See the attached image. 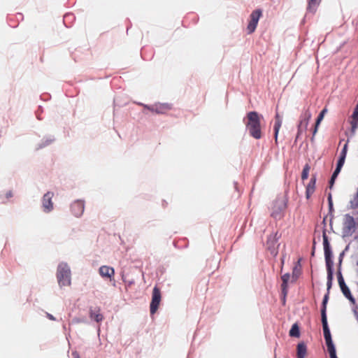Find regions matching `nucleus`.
<instances>
[{
	"label": "nucleus",
	"mask_w": 358,
	"mask_h": 358,
	"mask_svg": "<svg viewBox=\"0 0 358 358\" xmlns=\"http://www.w3.org/2000/svg\"><path fill=\"white\" fill-rule=\"evenodd\" d=\"M323 238V246H324V258L326 262V267L327 271V292H329L330 289L332 286V282L334 279V262L332 260L333 254L331 248V245L328 239V236L326 234V230L323 231L322 234Z\"/></svg>",
	"instance_id": "1"
},
{
	"label": "nucleus",
	"mask_w": 358,
	"mask_h": 358,
	"mask_svg": "<svg viewBox=\"0 0 358 358\" xmlns=\"http://www.w3.org/2000/svg\"><path fill=\"white\" fill-rule=\"evenodd\" d=\"M247 119L245 125L250 134L255 139H259L262 137V131L258 113L255 111L249 112Z\"/></svg>",
	"instance_id": "2"
},
{
	"label": "nucleus",
	"mask_w": 358,
	"mask_h": 358,
	"mask_svg": "<svg viewBox=\"0 0 358 358\" xmlns=\"http://www.w3.org/2000/svg\"><path fill=\"white\" fill-rule=\"evenodd\" d=\"M57 278L61 287L71 285V269L66 263L62 262L58 265Z\"/></svg>",
	"instance_id": "3"
},
{
	"label": "nucleus",
	"mask_w": 358,
	"mask_h": 358,
	"mask_svg": "<svg viewBox=\"0 0 358 358\" xmlns=\"http://www.w3.org/2000/svg\"><path fill=\"white\" fill-rule=\"evenodd\" d=\"M357 223L355 217L347 213L343 215L342 222V236L343 238L350 237L356 231Z\"/></svg>",
	"instance_id": "4"
},
{
	"label": "nucleus",
	"mask_w": 358,
	"mask_h": 358,
	"mask_svg": "<svg viewBox=\"0 0 358 358\" xmlns=\"http://www.w3.org/2000/svg\"><path fill=\"white\" fill-rule=\"evenodd\" d=\"M287 199L285 196H278L273 203L271 216L275 219H280L287 207Z\"/></svg>",
	"instance_id": "5"
},
{
	"label": "nucleus",
	"mask_w": 358,
	"mask_h": 358,
	"mask_svg": "<svg viewBox=\"0 0 358 358\" xmlns=\"http://www.w3.org/2000/svg\"><path fill=\"white\" fill-rule=\"evenodd\" d=\"M338 282L343 295L354 305H355V299L352 295L349 287L346 285L343 277L341 271L338 269L337 272Z\"/></svg>",
	"instance_id": "6"
},
{
	"label": "nucleus",
	"mask_w": 358,
	"mask_h": 358,
	"mask_svg": "<svg viewBox=\"0 0 358 358\" xmlns=\"http://www.w3.org/2000/svg\"><path fill=\"white\" fill-rule=\"evenodd\" d=\"M53 196V192H48L42 198V208L43 211L45 213H49L54 209V204L52 201Z\"/></svg>",
	"instance_id": "7"
},
{
	"label": "nucleus",
	"mask_w": 358,
	"mask_h": 358,
	"mask_svg": "<svg viewBox=\"0 0 358 358\" xmlns=\"http://www.w3.org/2000/svg\"><path fill=\"white\" fill-rule=\"evenodd\" d=\"M161 301V292L157 287H155L152 290V301L150 306V310L151 314H154L158 309L159 305Z\"/></svg>",
	"instance_id": "8"
},
{
	"label": "nucleus",
	"mask_w": 358,
	"mask_h": 358,
	"mask_svg": "<svg viewBox=\"0 0 358 358\" xmlns=\"http://www.w3.org/2000/svg\"><path fill=\"white\" fill-rule=\"evenodd\" d=\"M323 333L330 358H338L336 356V348L332 341L330 329H324L323 330Z\"/></svg>",
	"instance_id": "9"
},
{
	"label": "nucleus",
	"mask_w": 358,
	"mask_h": 358,
	"mask_svg": "<svg viewBox=\"0 0 358 358\" xmlns=\"http://www.w3.org/2000/svg\"><path fill=\"white\" fill-rule=\"evenodd\" d=\"M262 10L259 9L254 10L251 13L250 20L247 27L249 34H252V32L255 31L257 26L259 20L262 15Z\"/></svg>",
	"instance_id": "10"
},
{
	"label": "nucleus",
	"mask_w": 358,
	"mask_h": 358,
	"mask_svg": "<svg viewBox=\"0 0 358 358\" xmlns=\"http://www.w3.org/2000/svg\"><path fill=\"white\" fill-rule=\"evenodd\" d=\"M71 211L72 214L76 217H80L82 216V215L84 213L85 210V203L84 201L81 199H77L75 200L73 202L71 203Z\"/></svg>",
	"instance_id": "11"
},
{
	"label": "nucleus",
	"mask_w": 358,
	"mask_h": 358,
	"mask_svg": "<svg viewBox=\"0 0 358 358\" xmlns=\"http://www.w3.org/2000/svg\"><path fill=\"white\" fill-rule=\"evenodd\" d=\"M329 292H327L323 298L322 303V308H321V320L322 324L323 330L329 329L328 322H327V304L329 300Z\"/></svg>",
	"instance_id": "12"
},
{
	"label": "nucleus",
	"mask_w": 358,
	"mask_h": 358,
	"mask_svg": "<svg viewBox=\"0 0 358 358\" xmlns=\"http://www.w3.org/2000/svg\"><path fill=\"white\" fill-rule=\"evenodd\" d=\"M171 109V104L168 103H157L153 105L151 108L152 112H155L157 114H164L168 110Z\"/></svg>",
	"instance_id": "13"
},
{
	"label": "nucleus",
	"mask_w": 358,
	"mask_h": 358,
	"mask_svg": "<svg viewBox=\"0 0 358 358\" xmlns=\"http://www.w3.org/2000/svg\"><path fill=\"white\" fill-rule=\"evenodd\" d=\"M311 115L308 112H306L303 115L301 120L299 122L298 125V134L296 138L299 136L301 133L307 129L309 119L310 118Z\"/></svg>",
	"instance_id": "14"
},
{
	"label": "nucleus",
	"mask_w": 358,
	"mask_h": 358,
	"mask_svg": "<svg viewBox=\"0 0 358 358\" xmlns=\"http://www.w3.org/2000/svg\"><path fill=\"white\" fill-rule=\"evenodd\" d=\"M99 272L101 277L108 278H111L115 274L114 268L108 266H101Z\"/></svg>",
	"instance_id": "15"
},
{
	"label": "nucleus",
	"mask_w": 358,
	"mask_h": 358,
	"mask_svg": "<svg viewBox=\"0 0 358 358\" xmlns=\"http://www.w3.org/2000/svg\"><path fill=\"white\" fill-rule=\"evenodd\" d=\"M90 317L92 320H94L96 322H101L103 320V315L100 313V309L99 308L96 309L90 308L89 311Z\"/></svg>",
	"instance_id": "16"
},
{
	"label": "nucleus",
	"mask_w": 358,
	"mask_h": 358,
	"mask_svg": "<svg viewBox=\"0 0 358 358\" xmlns=\"http://www.w3.org/2000/svg\"><path fill=\"white\" fill-rule=\"evenodd\" d=\"M297 358H305L307 352V348L304 342H300L297 345Z\"/></svg>",
	"instance_id": "17"
},
{
	"label": "nucleus",
	"mask_w": 358,
	"mask_h": 358,
	"mask_svg": "<svg viewBox=\"0 0 358 358\" xmlns=\"http://www.w3.org/2000/svg\"><path fill=\"white\" fill-rule=\"evenodd\" d=\"M281 125H282V118L280 117L279 114L277 113L275 115V124H274V127H273L274 137H275V142H277V141H278V132H279Z\"/></svg>",
	"instance_id": "18"
},
{
	"label": "nucleus",
	"mask_w": 358,
	"mask_h": 358,
	"mask_svg": "<svg viewBox=\"0 0 358 358\" xmlns=\"http://www.w3.org/2000/svg\"><path fill=\"white\" fill-rule=\"evenodd\" d=\"M54 141H55V138L53 136H45L42 139L41 142L38 144L36 149L37 150L42 149L45 147L50 145Z\"/></svg>",
	"instance_id": "19"
},
{
	"label": "nucleus",
	"mask_w": 358,
	"mask_h": 358,
	"mask_svg": "<svg viewBox=\"0 0 358 358\" xmlns=\"http://www.w3.org/2000/svg\"><path fill=\"white\" fill-rule=\"evenodd\" d=\"M315 182H316L315 178L313 177V178H311L309 183L308 184V185L306 187V194L307 199H308L310 196V195L314 192L315 187Z\"/></svg>",
	"instance_id": "20"
},
{
	"label": "nucleus",
	"mask_w": 358,
	"mask_h": 358,
	"mask_svg": "<svg viewBox=\"0 0 358 358\" xmlns=\"http://www.w3.org/2000/svg\"><path fill=\"white\" fill-rule=\"evenodd\" d=\"M290 275L289 273L284 274L281 278L282 283L281 285L282 292L284 294V299L285 298V295L287 294V282L289 280Z\"/></svg>",
	"instance_id": "21"
},
{
	"label": "nucleus",
	"mask_w": 358,
	"mask_h": 358,
	"mask_svg": "<svg viewBox=\"0 0 358 358\" xmlns=\"http://www.w3.org/2000/svg\"><path fill=\"white\" fill-rule=\"evenodd\" d=\"M289 334L291 337L299 338L300 336L299 327L296 323L292 326Z\"/></svg>",
	"instance_id": "22"
},
{
	"label": "nucleus",
	"mask_w": 358,
	"mask_h": 358,
	"mask_svg": "<svg viewBox=\"0 0 358 358\" xmlns=\"http://www.w3.org/2000/svg\"><path fill=\"white\" fill-rule=\"evenodd\" d=\"M321 0H310L308 2V9L310 11L314 12L315 10V7L319 5Z\"/></svg>",
	"instance_id": "23"
},
{
	"label": "nucleus",
	"mask_w": 358,
	"mask_h": 358,
	"mask_svg": "<svg viewBox=\"0 0 358 358\" xmlns=\"http://www.w3.org/2000/svg\"><path fill=\"white\" fill-rule=\"evenodd\" d=\"M340 172H341V170H338L337 169H335V170L331 177L330 181H329L330 188H331L332 186L334 185L335 180L336 179V178Z\"/></svg>",
	"instance_id": "24"
},
{
	"label": "nucleus",
	"mask_w": 358,
	"mask_h": 358,
	"mask_svg": "<svg viewBox=\"0 0 358 358\" xmlns=\"http://www.w3.org/2000/svg\"><path fill=\"white\" fill-rule=\"evenodd\" d=\"M351 137L355 136L356 133V130L358 127V120H351Z\"/></svg>",
	"instance_id": "25"
},
{
	"label": "nucleus",
	"mask_w": 358,
	"mask_h": 358,
	"mask_svg": "<svg viewBox=\"0 0 358 358\" xmlns=\"http://www.w3.org/2000/svg\"><path fill=\"white\" fill-rule=\"evenodd\" d=\"M309 171H310V166L308 164L305 165V166L303 169L302 173H301V179L303 180H306L308 178V174H309Z\"/></svg>",
	"instance_id": "26"
},
{
	"label": "nucleus",
	"mask_w": 358,
	"mask_h": 358,
	"mask_svg": "<svg viewBox=\"0 0 358 358\" xmlns=\"http://www.w3.org/2000/svg\"><path fill=\"white\" fill-rule=\"evenodd\" d=\"M327 112V108H324L319 114V115L317 116V120H316V122L317 123V126H319L320 122H322V120H323L324 118V116L325 115V113Z\"/></svg>",
	"instance_id": "27"
},
{
	"label": "nucleus",
	"mask_w": 358,
	"mask_h": 358,
	"mask_svg": "<svg viewBox=\"0 0 358 358\" xmlns=\"http://www.w3.org/2000/svg\"><path fill=\"white\" fill-rule=\"evenodd\" d=\"M78 323H87V320L85 317H74L71 322V324H78Z\"/></svg>",
	"instance_id": "28"
},
{
	"label": "nucleus",
	"mask_w": 358,
	"mask_h": 358,
	"mask_svg": "<svg viewBox=\"0 0 358 358\" xmlns=\"http://www.w3.org/2000/svg\"><path fill=\"white\" fill-rule=\"evenodd\" d=\"M345 157H340L339 156V158H338V160L337 162V164H336V169H337L338 170H341L344 163H345Z\"/></svg>",
	"instance_id": "29"
},
{
	"label": "nucleus",
	"mask_w": 358,
	"mask_h": 358,
	"mask_svg": "<svg viewBox=\"0 0 358 358\" xmlns=\"http://www.w3.org/2000/svg\"><path fill=\"white\" fill-rule=\"evenodd\" d=\"M352 119L358 120V105L357 104L353 113L352 115Z\"/></svg>",
	"instance_id": "30"
},
{
	"label": "nucleus",
	"mask_w": 358,
	"mask_h": 358,
	"mask_svg": "<svg viewBox=\"0 0 358 358\" xmlns=\"http://www.w3.org/2000/svg\"><path fill=\"white\" fill-rule=\"evenodd\" d=\"M347 149H348V144L346 143V144H345V145L343 146V148L341 150L340 157H346Z\"/></svg>",
	"instance_id": "31"
},
{
	"label": "nucleus",
	"mask_w": 358,
	"mask_h": 358,
	"mask_svg": "<svg viewBox=\"0 0 358 358\" xmlns=\"http://www.w3.org/2000/svg\"><path fill=\"white\" fill-rule=\"evenodd\" d=\"M328 203H329V210L331 211L333 210V202H332V198H331V194H329V195H328Z\"/></svg>",
	"instance_id": "32"
},
{
	"label": "nucleus",
	"mask_w": 358,
	"mask_h": 358,
	"mask_svg": "<svg viewBox=\"0 0 358 358\" xmlns=\"http://www.w3.org/2000/svg\"><path fill=\"white\" fill-rule=\"evenodd\" d=\"M274 242H275V238L269 237V238L268 239V241H267V244L269 245L268 247L270 248L271 245H273L274 244Z\"/></svg>",
	"instance_id": "33"
},
{
	"label": "nucleus",
	"mask_w": 358,
	"mask_h": 358,
	"mask_svg": "<svg viewBox=\"0 0 358 358\" xmlns=\"http://www.w3.org/2000/svg\"><path fill=\"white\" fill-rule=\"evenodd\" d=\"M318 127H319V126H317V123H315V126L314 130H313V137L311 138V141H314V136H315V135L316 134V133L317 132Z\"/></svg>",
	"instance_id": "34"
},
{
	"label": "nucleus",
	"mask_w": 358,
	"mask_h": 358,
	"mask_svg": "<svg viewBox=\"0 0 358 358\" xmlns=\"http://www.w3.org/2000/svg\"><path fill=\"white\" fill-rule=\"evenodd\" d=\"M343 255H344V252H341L339 255L338 269H340V270H341V266Z\"/></svg>",
	"instance_id": "35"
},
{
	"label": "nucleus",
	"mask_w": 358,
	"mask_h": 358,
	"mask_svg": "<svg viewBox=\"0 0 358 358\" xmlns=\"http://www.w3.org/2000/svg\"><path fill=\"white\" fill-rule=\"evenodd\" d=\"M139 105L141 106H143L145 108L151 111V108L153 107V105L152 106H150V105H147V104H144V103H138Z\"/></svg>",
	"instance_id": "36"
},
{
	"label": "nucleus",
	"mask_w": 358,
	"mask_h": 358,
	"mask_svg": "<svg viewBox=\"0 0 358 358\" xmlns=\"http://www.w3.org/2000/svg\"><path fill=\"white\" fill-rule=\"evenodd\" d=\"M13 196V192L11 190L8 191L6 193V198L9 199L11 198Z\"/></svg>",
	"instance_id": "37"
},
{
	"label": "nucleus",
	"mask_w": 358,
	"mask_h": 358,
	"mask_svg": "<svg viewBox=\"0 0 358 358\" xmlns=\"http://www.w3.org/2000/svg\"><path fill=\"white\" fill-rule=\"evenodd\" d=\"M72 357L73 358H80L79 354L77 352H72Z\"/></svg>",
	"instance_id": "38"
},
{
	"label": "nucleus",
	"mask_w": 358,
	"mask_h": 358,
	"mask_svg": "<svg viewBox=\"0 0 358 358\" xmlns=\"http://www.w3.org/2000/svg\"><path fill=\"white\" fill-rule=\"evenodd\" d=\"M47 317H48L50 320H56V319H55V317L52 315H51V314H50V313H47Z\"/></svg>",
	"instance_id": "39"
},
{
	"label": "nucleus",
	"mask_w": 358,
	"mask_h": 358,
	"mask_svg": "<svg viewBox=\"0 0 358 358\" xmlns=\"http://www.w3.org/2000/svg\"><path fill=\"white\" fill-rule=\"evenodd\" d=\"M314 254H315V251L313 250V252H312V255H314Z\"/></svg>",
	"instance_id": "40"
},
{
	"label": "nucleus",
	"mask_w": 358,
	"mask_h": 358,
	"mask_svg": "<svg viewBox=\"0 0 358 358\" xmlns=\"http://www.w3.org/2000/svg\"><path fill=\"white\" fill-rule=\"evenodd\" d=\"M69 16H70V15H66L65 16V17H69Z\"/></svg>",
	"instance_id": "41"
},
{
	"label": "nucleus",
	"mask_w": 358,
	"mask_h": 358,
	"mask_svg": "<svg viewBox=\"0 0 358 358\" xmlns=\"http://www.w3.org/2000/svg\"><path fill=\"white\" fill-rule=\"evenodd\" d=\"M357 265L358 266V260H357Z\"/></svg>",
	"instance_id": "42"
},
{
	"label": "nucleus",
	"mask_w": 358,
	"mask_h": 358,
	"mask_svg": "<svg viewBox=\"0 0 358 358\" xmlns=\"http://www.w3.org/2000/svg\"><path fill=\"white\" fill-rule=\"evenodd\" d=\"M357 105H358V103H357Z\"/></svg>",
	"instance_id": "43"
}]
</instances>
